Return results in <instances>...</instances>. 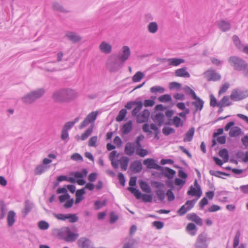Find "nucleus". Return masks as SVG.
Listing matches in <instances>:
<instances>
[{
    "mask_svg": "<svg viewBox=\"0 0 248 248\" xmlns=\"http://www.w3.org/2000/svg\"><path fill=\"white\" fill-rule=\"evenodd\" d=\"M187 194L191 196H197L198 198H199L202 194L201 188H196L193 186H191L187 191Z\"/></svg>",
    "mask_w": 248,
    "mask_h": 248,
    "instance_id": "25",
    "label": "nucleus"
},
{
    "mask_svg": "<svg viewBox=\"0 0 248 248\" xmlns=\"http://www.w3.org/2000/svg\"><path fill=\"white\" fill-rule=\"evenodd\" d=\"M219 155L224 160L225 162H227L229 159L228 151L226 149H223L219 152Z\"/></svg>",
    "mask_w": 248,
    "mask_h": 248,
    "instance_id": "42",
    "label": "nucleus"
},
{
    "mask_svg": "<svg viewBox=\"0 0 248 248\" xmlns=\"http://www.w3.org/2000/svg\"><path fill=\"white\" fill-rule=\"evenodd\" d=\"M136 107L134 108L131 112V115L133 117H137V115L139 114V112L143 107V103L140 100H138L135 105Z\"/></svg>",
    "mask_w": 248,
    "mask_h": 248,
    "instance_id": "27",
    "label": "nucleus"
},
{
    "mask_svg": "<svg viewBox=\"0 0 248 248\" xmlns=\"http://www.w3.org/2000/svg\"><path fill=\"white\" fill-rule=\"evenodd\" d=\"M208 80L217 81L220 79V76L214 71H208L205 73Z\"/></svg>",
    "mask_w": 248,
    "mask_h": 248,
    "instance_id": "18",
    "label": "nucleus"
},
{
    "mask_svg": "<svg viewBox=\"0 0 248 248\" xmlns=\"http://www.w3.org/2000/svg\"><path fill=\"white\" fill-rule=\"evenodd\" d=\"M229 62L233 69L242 71L247 66V62L243 59L237 56H232L229 59Z\"/></svg>",
    "mask_w": 248,
    "mask_h": 248,
    "instance_id": "4",
    "label": "nucleus"
},
{
    "mask_svg": "<svg viewBox=\"0 0 248 248\" xmlns=\"http://www.w3.org/2000/svg\"><path fill=\"white\" fill-rule=\"evenodd\" d=\"M206 235L205 233H202L200 234L197 239L195 243L196 248H207L208 244L206 243Z\"/></svg>",
    "mask_w": 248,
    "mask_h": 248,
    "instance_id": "9",
    "label": "nucleus"
},
{
    "mask_svg": "<svg viewBox=\"0 0 248 248\" xmlns=\"http://www.w3.org/2000/svg\"><path fill=\"white\" fill-rule=\"evenodd\" d=\"M241 129L238 127L235 126L232 128L229 132V135L231 137H235L241 134Z\"/></svg>",
    "mask_w": 248,
    "mask_h": 248,
    "instance_id": "36",
    "label": "nucleus"
},
{
    "mask_svg": "<svg viewBox=\"0 0 248 248\" xmlns=\"http://www.w3.org/2000/svg\"><path fill=\"white\" fill-rule=\"evenodd\" d=\"M132 129V123L131 121H129L124 124L122 128V131L124 134H127Z\"/></svg>",
    "mask_w": 248,
    "mask_h": 248,
    "instance_id": "34",
    "label": "nucleus"
},
{
    "mask_svg": "<svg viewBox=\"0 0 248 248\" xmlns=\"http://www.w3.org/2000/svg\"><path fill=\"white\" fill-rule=\"evenodd\" d=\"M241 233L240 231H237L233 241V248H236L239 244Z\"/></svg>",
    "mask_w": 248,
    "mask_h": 248,
    "instance_id": "51",
    "label": "nucleus"
},
{
    "mask_svg": "<svg viewBox=\"0 0 248 248\" xmlns=\"http://www.w3.org/2000/svg\"><path fill=\"white\" fill-rule=\"evenodd\" d=\"M165 91V89L163 87L159 86H155L151 87L150 88V92L152 93H163Z\"/></svg>",
    "mask_w": 248,
    "mask_h": 248,
    "instance_id": "49",
    "label": "nucleus"
},
{
    "mask_svg": "<svg viewBox=\"0 0 248 248\" xmlns=\"http://www.w3.org/2000/svg\"><path fill=\"white\" fill-rule=\"evenodd\" d=\"M162 171V173L169 179H172L173 178L175 174V171L168 167L163 168V169L160 170Z\"/></svg>",
    "mask_w": 248,
    "mask_h": 248,
    "instance_id": "23",
    "label": "nucleus"
},
{
    "mask_svg": "<svg viewBox=\"0 0 248 248\" xmlns=\"http://www.w3.org/2000/svg\"><path fill=\"white\" fill-rule=\"evenodd\" d=\"M45 93L43 88L38 89L28 93L22 98L23 102L26 104L33 103L36 99L42 96Z\"/></svg>",
    "mask_w": 248,
    "mask_h": 248,
    "instance_id": "3",
    "label": "nucleus"
},
{
    "mask_svg": "<svg viewBox=\"0 0 248 248\" xmlns=\"http://www.w3.org/2000/svg\"><path fill=\"white\" fill-rule=\"evenodd\" d=\"M98 114V111H93L90 113L85 118L84 120L80 124L79 128L82 129L90 123L92 124V125H94V122L96 120Z\"/></svg>",
    "mask_w": 248,
    "mask_h": 248,
    "instance_id": "6",
    "label": "nucleus"
},
{
    "mask_svg": "<svg viewBox=\"0 0 248 248\" xmlns=\"http://www.w3.org/2000/svg\"><path fill=\"white\" fill-rule=\"evenodd\" d=\"M46 169V167L43 165H40L36 167L34 170L35 175H40L44 172Z\"/></svg>",
    "mask_w": 248,
    "mask_h": 248,
    "instance_id": "50",
    "label": "nucleus"
},
{
    "mask_svg": "<svg viewBox=\"0 0 248 248\" xmlns=\"http://www.w3.org/2000/svg\"><path fill=\"white\" fill-rule=\"evenodd\" d=\"M78 245L80 248H95L91 241L85 237H81L78 241Z\"/></svg>",
    "mask_w": 248,
    "mask_h": 248,
    "instance_id": "10",
    "label": "nucleus"
},
{
    "mask_svg": "<svg viewBox=\"0 0 248 248\" xmlns=\"http://www.w3.org/2000/svg\"><path fill=\"white\" fill-rule=\"evenodd\" d=\"M127 190L133 194L137 199L142 198L143 201L145 202H150L152 201L153 197L151 195L142 194L139 189L134 187H128Z\"/></svg>",
    "mask_w": 248,
    "mask_h": 248,
    "instance_id": "5",
    "label": "nucleus"
},
{
    "mask_svg": "<svg viewBox=\"0 0 248 248\" xmlns=\"http://www.w3.org/2000/svg\"><path fill=\"white\" fill-rule=\"evenodd\" d=\"M187 218L188 220L195 222L197 224L202 226V219L195 213L189 214L187 215Z\"/></svg>",
    "mask_w": 248,
    "mask_h": 248,
    "instance_id": "24",
    "label": "nucleus"
},
{
    "mask_svg": "<svg viewBox=\"0 0 248 248\" xmlns=\"http://www.w3.org/2000/svg\"><path fill=\"white\" fill-rule=\"evenodd\" d=\"M66 219H68L71 223H75L78 221V218L76 214H67Z\"/></svg>",
    "mask_w": 248,
    "mask_h": 248,
    "instance_id": "56",
    "label": "nucleus"
},
{
    "mask_svg": "<svg viewBox=\"0 0 248 248\" xmlns=\"http://www.w3.org/2000/svg\"><path fill=\"white\" fill-rule=\"evenodd\" d=\"M232 103L230 101L229 96H225L222 99L217 103V107L221 108L225 106H229L231 105Z\"/></svg>",
    "mask_w": 248,
    "mask_h": 248,
    "instance_id": "30",
    "label": "nucleus"
},
{
    "mask_svg": "<svg viewBox=\"0 0 248 248\" xmlns=\"http://www.w3.org/2000/svg\"><path fill=\"white\" fill-rule=\"evenodd\" d=\"M152 99H146L144 101L143 105L145 107H152L154 105L155 102L154 99L155 98V96H152Z\"/></svg>",
    "mask_w": 248,
    "mask_h": 248,
    "instance_id": "55",
    "label": "nucleus"
},
{
    "mask_svg": "<svg viewBox=\"0 0 248 248\" xmlns=\"http://www.w3.org/2000/svg\"><path fill=\"white\" fill-rule=\"evenodd\" d=\"M127 111L125 109H122L119 112L118 116L116 117V121L118 122L122 121L126 114Z\"/></svg>",
    "mask_w": 248,
    "mask_h": 248,
    "instance_id": "48",
    "label": "nucleus"
},
{
    "mask_svg": "<svg viewBox=\"0 0 248 248\" xmlns=\"http://www.w3.org/2000/svg\"><path fill=\"white\" fill-rule=\"evenodd\" d=\"M119 161L122 170L124 171L126 170L129 162V158L126 156H122Z\"/></svg>",
    "mask_w": 248,
    "mask_h": 248,
    "instance_id": "32",
    "label": "nucleus"
},
{
    "mask_svg": "<svg viewBox=\"0 0 248 248\" xmlns=\"http://www.w3.org/2000/svg\"><path fill=\"white\" fill-rule=\"evenodd\" d=\"M195 129L193 127L190 128L186 134L184 139L185 142H189L192 140L194 136Z\"/></svg>",
    "mask_w": 248,
    "mask_h": 248,
    "instance_id": "37",
    "label": "nucleus"
},
{
    "mask_svg": "<svg viewBox=\"0 0 248 248\" xmlns=\"http://www.w3.org/2000/svg\"><path fill=\"white\" fill-rule=\"evenodd\" d=\"M97 141V137H92L88 141V145L90 147H96L97 146L96 142Z\"/></svg>",
    "mask_w": 248,
    "mask_h": 248,
    "instance_id": "61",
    "label": "nucleus"
},
{
    "mask_svg": "<svg viewBox=\"0 0 248 248\" xmlns=\"http://www.w3.org/2000/svg\"><path fill=\"white\" fill-rule=\"evenodd\" d=\"M0 219H3L5 216L6 212L7 211L6 207L4 203L3 202H0Z\"/></svg>",
    "mask_w": 248,
    "mask_h": 248,
    "instance_id": "47",
    "label": "nucleus"
},
{
    "mask_svg": "<svg viewBox=\"0 0 248 248\" xmlns=\"http://www.w3.org/2000/svg\"><path fill=\"white\" fill-rule=\"evenodd\" d=\"M147 29L150 33L154 34L157 31L158 26L156 22H152L148 25Z\"/></svg>",
    "mask_w": 248,
    "mask_h": 248,
    "instance_id": "33",
    "label": "nucleus"
},
{
    "mask_svg": "<svg viewBox=\"0 0 248 248\" xmlns=\"http://www.w3.org/2000/svg\"><path fill=\"white\" fill-rule=\"evenodd\" d=\"M74 125V123H73L71 121L68 122L64 124L62 129L68 131V130L71 129Z\"/></svg>",
    "mask_w": 248,
    "mask_h": 248,
    "instance_id": "64",
    "label": "nucleus"
},
{
    "mask_svg": "<svg viewBox=\"0 0 248 248\" xmlns=\"http://www.w3.org/2000/svg\"><path fill=\"white\" fill-rule=\"evenodd\" d=\"M85 191L84 190V188H82L79 190H78L76 196V199L75 202L76 203H78L80 202L81 200H82V195L85 194Z\"/></svg>",
    "mask_w": 248,
    "mask_h": 248,
    "instance_id": "41",
    "label": "nucleus"
},
{
    "mask_svg": "<svg viewBox=\"0 0 248 248\" xmlns=\"http://www.w3.org/2000/svg\"><path fill=\"white\" fill-rule=\"evenodd\" d=\"M218 28L223 32L229 31L231 28V23L228 21L224 19H221L217 23Z\"/></svg>",
    "mask_w": 248,
    "mask_h": 248,
    "instance_id": "12",
    "label": "nucleus"
},
{
    "mask_svg": "<svg viewBox=\"0 0 248 248\" xmlns=\"http://www.w3.org/2000/svg\"><path fill=\"white\" fill-rule=\"evenodd\" d=\"M152 118L155 123L157 124L159 126H161L164 121V115L162 113L159 112L152 116Z\"/></svg>",
    "mask_w": 248,
    "mask_h": 248,
    "instance_id": "19",
    "label": "nucleus"
},
{
    "mask_svg": "<svg viewBox=\"0 0 248 248\" xmlns=\"http://www.w3.org/2000/svg\"><path fill=\"white\" fill-rule=\"evenodd\" d=\"M144 138V136L142 135H140L139 136H138L136 138L135 140V142H134L135 143L136 149L137 148L141 147V144L140 143V141L143 140Z\"/></svg>",
    "mask_w": 248,
    "mask_h": 248,
    "instance_id": "58",
    "label": "nucleus"
},
{
    "mask_svg": "<svg viewBox=\"0 0 248 248\" xmlns=\"http://www.w3.org/2000/svg\"><path fill=\"white\" fill-rule=\"evenodd\" d=\"M99 47L100 51L104 54H109L112 51L111 45L105 41L102 42Z\"/></svg>",
    "mask_w": 248,
    "mask_h": 248,
    "instance_id": "15",
    "label": "nucleus"
},
{
    "mask_svg": "<svg viewBox=\"0 0 248 248\" xmlns=\"http://www.w3.org/2000/svg\"><path fill=\"white\" fill-rule=\"evenodd\" d=\"M16 213L13 211H10L7 216V223L9 226L13 225L15 222Z\"/></svg>",
    "mask_w": 248,
    "mask_h": 248,
    "instance_id": "31",
    "label": "nucleus"
},
{
    "mask_svg": "<svg viewBox=\"0 0 248 248\" xmlns=\"http://www.w3.org/2000/svg\"><path fill=\"white\" fill-rule=\"evenodd\" d=\"M144 77V74L142 72L138 71L132 77V81L134 82H140Z\"/></svg>",
    "mask_w": 248,
    "mask_h": 248,
    "instance_id": "44",
    "label": "nucleus"
},
{
    "mask_svg": "<svg viewBox=\"0 0 248 248\" xmlns=\"http://www.w3.org/2000/svg\"><path fill=\"white\" fill-rule=\"evenodd\" d=\"M172 124L176 127H182L184 125V123L181 118L178 116H174L172 119Z\"/></svg>",
    "mask_w": 248,
    "mask_h": 248,
    "instance_id": "43",
    "label": "nucleus"
},
{
    "mask_svg": "<svg viewBox=\"0 0 248 248\" xmlns=\"http://www.w3.org/2000/svg\"><path fill=\"white\" fill-rule=\"evenodd\" d=\"M233 41L236 46L239 49L241 50L243 48V45L241 43V41L239 37L236 35H233L232 37Z\"/></svg>",
    "mask_w": 248,
    "mask_h": 248,
    "instance_id": "52",
    "label": "nucleus"
},
{
    "mask_svg": "<svg viewBox=\"0 0 248 248\" xmlns=\"http://www.w3.org/2000/svg\"><path fill=\"white\" fill-rule=\"evenodd\" d=\"M65 101L75 99L77 96V93L73 90L67 89H64Z\"/></svg>",
    "mask_w": 248,
    "mask_h": 248,
    "instance_id": "16",
    "label": "nucleus"
},
{
    "mask_svg": "<svg viewBox=\"0 0 248 248\" xmlns=\"http://www.w3.org/2000/svg\"><path fill=\"white\" fill-rule=\"evenodd\" d=\"M130 55L131 51L129 46H123L117 54L114 55L108 61L107 64L111 71L114 72L120 69Z\"/></svg>",
    "mask_w": 248,
    "mask_h": 248,
    "instance_id": "1",
    "label": "nucleus"
},
{
    "mask_svg": "<svg viewBox=\"0 0 248 248\" xmlns=\"http://www.w3.org/2000/svg\"><path fill=\"white\" fill-rule=\"evenodd\" d=\"M38 226L40 229L42 230H46L49 228V225L46 221L41 220L38 222Z\"/></svg>",
    "mask_w": 248,
    "mask_h": 248,
    "instance_id": "53",
    "label": "nucleus"
},
{
    "mask_svg": "<svg viewBox=\"0 0 248 248\" xmlns=\"http://www.w3.org/2000/svg\"><path fill=\"white\" fill-rule=\"evenodd\" d=\"M33 207V203L29 201L25 202V208L23 211L24 216H26L28 213L31 210Z\"/></svg>",
    "mask_w": 248,
    "mask_h": 248,
    "instance_id": "45",
    "label": "nucleus"
},
{
    "mask_svg": "<svg viewBox=\"0 0 248 248\" xmlns=\"http://www.w3.org/2000/svg\"><path fill=\"white\" fill-rule=\"evenodd\" d=\"M158 99L160 102L165 103L170 101L172 99L170 95L166 94L159 96Z\"/></svg>",
    "mask_w": 248,
    "mask_h": 248,
    "instance_id": "54",
    "label": "nucleus"
},
{
    "mask_svg": "<svg viewBox=\"0 0 248 248\" xmlns=\"http://www.w3.org/2000/svg\"><path fill=\"white\" fill-rule=\"evenodd\" d=\"M65 36L70 41L74 43L79 42L81 39V38L79 35L74 32H68L66 33Z\"/></svg>",
    "mask_w": 248,
    "mask_h": 248,
    "instance_id": "21",
    "label": "nucleus"
},
{
    "mask_svg": "<svg viewBox=\"0 0 248 248\" xmlns=\"http://www.w3.org/2000/svg\"><path fill=\"white\" fill-rule=\"evenodd\" d=\"M136 147L135 143L133 142H128L125 145L124 152L128 155H132L134 154Z\"/></svg>",
    "mask_w": 248,
    "mask_h": 248,
    "instance_id": "20",
    "label": "nucleus"
},
{
    "mask_svg": "<svg viewBox=\"0 0 248 248\" xmlns=\"http://www.w3.org/2000/svg\"><path fill=\"white\" fill-rule=\"evenodd\" d=\"M195 100V101L192 102V104L195 107L196 111L201 110L202 109L204 102L196 95V97L193 98Z\"/></svg>",
    "mask_w": 248,
    "mask_h": 248,
    "instance_id": "22",
    "label": "nucleus"
},
{
    "mask_svg": "<svg viewBox=\"0 0 248 248\" xmlns=\"http://www.w3.org/2000/svg\"><path fill=\"white\" fill-rule=\"evenodd\" d=\"M143 164L147 166V168L150 169H155L161 170L163 167L156 163L155 159L153 158H147L143 161Z\"/></svg>",
    "mask_w": 248,
    "mask_h": 248,
    "instance_id": "11",
    "label": "nucleus"
},
{
    "mask_svg": "<svg viewBox=\"0 0 248 248\" xmlns=\"http://www.w3.org/2000/svg\"><path fill=\"white\" fill-rule=\"evenodd\" d=\"M175 76L179 77L189 78L190 74L186 71V67H183L175 70Z\"/></svg>",
    "mask_w": 248,
    "mask_h": 248,
    "instance_id": "26",
    "label": "nucleus"
},
{
    "mask_svg": "<svg viewBox=\"0 0 248 248\" xmlns=\"http://www.w3.org/2000/svg\"><path fill=\"white\" fill-rule=\"evenodd\" d=\"M52 98L56 102L61 103L65 102L64 89L59 90L54 92L52 94Z\"/></svg>",
    "mask_w": 248,
    "mask_h": 248,
    "instance_id": "13",
    "label": "nucleus"
},
{
    "mask_svg": "<svg viewBox=\"0 0 248 248\" xmlns=\"http://www.w3.org/2000/svg\"><path fill=\"white\" fill-rule=\"evenodd\" d=\"M136 241L134 239L127 238L125 239L123 248H136Z\"/></svg>",
    "mask_w": 248,
    "mask_h": 248,
    "instance_id": "29",
    "label": "nucleus"
},
{
    "mask_svg": "<svg viewBox=\"0 0 248 248\" xmlns=\"http://www.w3.org/2000/svg\"><path fill=\"white\" fill-rule=\"evenodd\" d=\"M93 125H91L90 127H89L85 131L84 133H83L80 139L81 140H86L88 137L92 134V133L93 132Z\"/></svg>",
    "mask_w": 248,
    "mask_h": 248,
    "instance_id": "40",
    "label": "nucleus"
},
{
    "mask_svg": "<svg viewBox=\"0 0 248 248\" xmlns=\"http://www.w3.org/2000/svg\"><path fill=\"white\" fill-rule=\"evenodd\" d=\"M139 184L140 188L143 191L147 193H151V187L146 182L144 181H140Z\"/></svg>",
    "mask_w": 248,
    "mask_h": 248,
    "instance_id": "38",
    "label": "nucleus"
},
{
    "mask_svg": "<svg viewBox=\"0 0 248 248\" xmlns=\"http://www.w3.org/2000/svg\"><path fill=\"white\" fill-rule=\"evenodd\" d=\"M71 159L74 161H83V157L82 156L78 153H75L73 154L71 156Z\"/></svg>",
    "mask_w": 248,
    "mask_h": 248,
    "instance_id": "63",
    "label": "nucleus"
},
{
    "mask_svg": "<svg viewBox=\"0 0 248 248\" xmlns=\"http://www.w3.org/2000/svg\"><path fill=\"white\" fill-rule=\"evenodd\" d=\"M209 173L211 175L215 176L217 177H221V176L219 175L220 174L225 175V176L229 175V174H228L225 172H221L220 171H215L214 170H210L209 171Z\"/></svg>",
    "mask_w": 248,
    "mask_h": 248,
    "instance_id": "59",
    "label": "nucleus"
},
{
    "mask_svg": "<svg viewBox=\"0 0 248 248\" xmlns=\"http://www.w3.org/2000/svg\"><path fill=\"white\" fill-rule=\"evenodd\" d=\"M53 10L62 13H68L69 11L65 9L61 4L57 2H54L52 4Z\"/></svg>",
    "mask_w": 248,
    "mask_h": 248,
    "instance_id": "35",
    "label": "nucleus"
},
{
    "mask_svg": "<svg viewBox=\"0 0 248 248\" xmlns=\"http://www.w3.org/2000/svg\"><path fill=\"white\" fill-rule=\"evenodd\" d=\"M186 229L189 232V234L191 235L194 236L196 234L197 228L194 224L192 223H188L187 225Z\"/></svg>",
    "mask_w": 248,
    "mask_h": 248,
    "instance_id": "39",
    "label": "nucleus"
},
{
    "mask_svg": "<svg viewBox=\"0 0 248 248\" xmlns=\"http://www.w3.org/2000/svg\"><path fill=\"white\" fill-rule=\"evenodd\" d=\"M52 234L67 242H73L78 237V234L71 231L68 227L61 228H54L52 230Z\"/></svg>",
    "mask_w": 248,
    "mask_h": 248,
    "instance_id": "2",
    "label": "nucleus"
},
{
    "mask_svg": "<svg viewBox=\"0 0 248 248\" xmlns=\"http://www.w3.org/2000/svg\"><path fill=\"white\" fill-rule=\"evenodd\" d=\"M175 131L174 129L170 127H164L162 129L163 134L166 136H168L171 133H174Z\"/></svg>",
    "mask_w": 248,
    "mask_h": 248,
    "instance_id": "57",
    "label": "nucleus"
},
{
    "mask_svg": "<svg viewBox=\"0 0 248 248\" xmlns=\"http://www.w3.org/2000/svg\"><path fill=\"white\" fill-rule=\"evenodd\" d=\"M150 113L147 109H144L137 115V121L138 123H142L146 122L149 117Z\"/></svg>",
    "mask_w": 248,
    "mask_h": 248,
    "instance_id": "14",
    "label": "nucleus"
},
{
    "mask_svg": "<svg viewBox=\"0 0 248 248\" xmlns=\"http://www.w3.org/2000/svg\"><path fill=\"white\" fill-rule=\"evenodd\" d=\"M155 192L157 197L161 201H162L164 200L165 194L164 191L163 190L159 189L157 190Z\"/></svg>",
    "mask_w": 248,
    "mask_h": 248,
    "instance_id": "62",
    "label": "nucleus"
},
{
    "mask_svg": "<svg viewBox=\"0 0 248 248\" xmlns=\"http://www.w3.org/2000/svg\"><path fill=\"white\" fill-rule=\"evenodd\" d=\"M185 60L181 58H170L168 59V64L170 66H177L185 62Z\"/></svg>",
    "mask_w": 248,
    "mask_h": 248,
    "instance_id": "28",
    "label": "nucleus"
},
{
    "mask_svg": "<svg viewBox=\"0 0 248 248\" xmlns=\"http://www.w3.org/2000/svg\"><path fill=\"white\" fill-rule=\"evenodd\" d=\"M183 90L187 94L191 95L193 98L195 97H196V94H195L194 91L192 90L189 87L187 86H186L183 87Z\"/></svg>",
    "mask_w": 248,
    "mask_h": 248,
    "instance_id": "60",
    "label": "nucleus"
},
{
    "mask_svg": "<svg viewBox=\"0 0 248 248\" xmlns=\"http://www.w3.org/2000/svg\"><path fill=\"white\" fill-rule=\"evenodd\" d=\"M136 152L137 155L142 157L145 156L148 154L147 150L142 148V147L140 148H137L136 149Z\"/></svg>",
    "mask_w": 248,
    "mask_h": 248,
    "instance_id": "46",
    "label": "nucleus"
},
{
    "mask_svg": "<svg viewBox=\"0 0 248 248\" xmlns=\"http://www.w3.org/2000/svg\"><path fill=\"white\" fill-rule=\"evenodd\" d=\"M197 199L187 201L178 211L179 216L184 215L188 211L190 210L195 205Z\"/></svg>",
    "mask_w": 248,
    "mask_h": 248,
    "instance_id": "8",
    "label": "nucleus"
},
{
    "mask_svg": "<svg viewBox=\"0 0 248 248\" xmlns=\"http://www.w3.org/2000/svg\"><path fill=\"white\" fill-rule=\"evenodd\" d=\"M142 164L140 161L136 160L133 162L130 166V170L134 173H139L142 170Z\"/></svg>",
    "mask_w": 248,
    "mask_h": 248,
    "instance_id": "17",
    "label": "nucleus"
},
{
    "mask_svg": "<svg viewBox=\"0 0 248 248\" xmlns=\"http://www.w3.org/2000/svg\"><path fill=\"white\" fill-rule=\"evenodd\" d=\"M248 97V91L240 90H233L230 95L232 100L235 101H239Z\"/></svg>",
    "mask_w": 248,
    "mask_h": 248,
    "instance_id": "7",
    "label": "nucleus"
}]
</instances>
